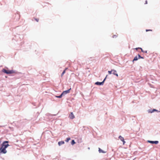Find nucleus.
Instances as JSON below:
<instances>
[{"label": "nucleus", "instance_id": "nucleus-21", "mask_svg": "<svg viewBox=\"0 0 160 160\" xmlns=\"http://www.w3.org/2000/svg\"><path fill=\"white\" fill-rule=\"evenodd\" d=\"M9 128L11 130L13 131V128L11 127H9Z\"/></svg>", "mask_w": 160, "mask_h": 160}, {"label": "nucleus", "instance_id": "nucleus-6", "mask_svg": "<svg viewBox=\"0 0 160 160\" xmlns=\"http://www.w3.org/2000/svg\"><path fill=\"white\" fill-rule=\"evenodd\" d=\"M95 84V85L99 86L103 85V82H96Z\"/></svg>", "mask_w": 160, "mask_h": 160}, {"label": "nucleus", "instance_id": "nucleus-15", "mask_svg": "<svg viewBox=\"0 0 160 160\" xmlns=\"http://www.w3.org/2000/svg\"><path fill=\"white\" fill-rule=\"evenodd\" d=\"M70 139H71L69 137L68 138L66 139L65 141L66 142H68L70 140Z\"/></svg>", "mask_w": 160, "mask_h": 160}, {"label": "nucleus", "instance_id": "nucleus-1", "mask_svg": "<svg viewBox=\"0 0 160 160\" xmlns=\"http://www.w3.org/2000/svg\"><path fill=\"white\" fill-rule=\"evenodd\" d=\"M9 142L8 141H4L1 145L0 148V152H2V153L5 154L7 153V151L6 148L9 146L8 144Z\"/></svg>", "mask_w": 160, "mask_h": 160}, {"label": "nucleus", "instance_id": "nucleus-19", "mask_svg": "<svg viewBox=\"0 0 160 160\" xmlns=\"http://www.w3.org/2000/svg\"><path fill=\"white\" fill-rule=\"evenodd\" d=\"M112 69L111 70V71H108V73H109V74H112Z\"/></svg>", "mask_w": 160, "mask_h": 160}, {"label": "nucleus", "instance_id": "nucleus-24", "mask_svg": "<svg viewBox=\"0 0 160 160\" xmlns=\"http://www.w3.org/2000/svg\"><path fill=\"white\" fill-rule=\"evenodd\" d=\"M35 19L37 22H38L39 21V19L38 18H35Z\"/></svg>", "mask_w": 160, "mask_h": 160}, {"label": "nucleus", "instance_id": "nucleus-18", "mask_svg": "<svg viewBox=\"0 0 160 160\" xmlns=\"http://www.w3.org/2000/svg\"><path fill=\"white\" fill-rule=\"evenodd\" d=\"M141 52L143 53H147V51H144L142 49Z\"/></svg>", "mask_w": 160, "mask_h": 160}, {"label": "nucleus", "instance_id": "nucleus-5", "mask_svg": "<svg viewBox=\"0 0 160 160\" xmlns=\"http://www.w3.org/2000/svg\"><path fill=\"white\" fill-rule=\"evenodd\" d=\"M71 90V88H70L69 89L64 91H63L62 93V94L63 95V96L65 95L67 93H69L70 92V91Z\"/></svg>", "mask_w": 160, "mask_h": 160}, {"label": "nucleus", "instance_id": "nucleus-2", "mask_svg": "<svg viewBox=\"0 0 160 160\" xmlns=\"http://www.w3.org/2000/svg\"><path fill=\"white\" fill-rule=\"evenodd\" d=\"M2 72H4V73L7 74H11L16 73L15 70H7L5 68H3L2 70Z\"/></svg>", "mask_w": 160, "mask_h": 160}, {"label": "nucleus", "instance_id": "nucleus-28", "mask_svg": "<svg viewBox=\"0 0 160 160\" xmlns=\"http://www.w3.org/2000/svg\"><path fill=\"white\" fill-rule=\"evenodd\" d=\"M145 4H147V0L146 1H145Z\"/></svg>", "mask_w": 160, "mask_h": 160}, {"label": "nucleus", "instance_id": "nucleus-31", "mask_svg": "<svg viewBox=\"0 0 160 160\" xmlns=\"http://www.w3.org/2000/svg\"><path fill=\"white\" fill-rule=\"evenodd\" d=\"M88 149H90V148H89V147L88 148Z\"/></svg>", "mask_w": 160, "mask_h": 160}, {"label": "nucleus", "instance_id": "nucleus-3", "mask_svg": "<svg viewBox=\"0 0 160 160\" xmlns=\"http://www.w3.org/2000/svg\"><path fill=\"white\" fill-rule=\"evenodd\" d=\"M148 113H152L154 112H159L160 111H158V110L155 109H149L148 110Z\"/></svg>", "mask_w": 160, "mask_h": 160}, {"label": "nucleus", "instance_id": "nucleus-10", "mask_svg": "<svg viewBox=\"0 0 160 160\" xmlns=\"http://www.w3.org/2000/svg\"><path fill=\"white\" fill-rule=\"evenodd\" d=\"M64 141H59L58 143V144L59 146H60L64 144Z\"/></svg>", "mask_w": 160, "mask_h": 160}, {"label": "nucleus", "instance_id": "nucleus-26", "mask_svg": "<svg viewBox=\"0 0 160 160\" xmlns=\"http://www.w3.org/2000/svg\"><path fill=\"white\" fill-rule=\"evenodd\" d=\"M68 68H65V69L64 70H65V71L66 72V70H67L68 69Z\"/></svg>", "mask_w": 160, "mask_h": 160}, {"label": "nucleus", "instance_id": "nucleus-20", "mask_svg": "<svg viewBox=\"0 0 160 160\" xmlns=\"http://www.w3.org/2000/svg\"><path fill=\"white\" fill-rule=\"evenodd\" d=\"M141 56L139 54H138V58L139 59V58H141Z\"/></svg>", "mask_w": 160, "mask_h": 160}, {"label": "nucleus", "instance_id": "nucleus-29", "mask_svg": "<svg viewBox=\"0 0 160 160\" xmlns=\"http://www.w3.org/2000/svg\"><path fill=\"white\" fill-rule=\"evenodd\" d=\"M138 48H139V49H140L141 50V51H142V48H139L138 47Z\"/></svg>", "mask_w": 160, "mask_h": 160}, {"label": "nucleus", "instance_id": "nucleus-16", "mask_svg": "<svg viewBox=\"0 0 160 160\" xmlns=\"http://www.w3.org/2000/svg\"><path fill=\"white\" fill-rule=\"evenodd\" d=\"M66 72L65 71V70H63L61 74V77H62V76Z\"/></svg>", "mask_w": 160, "mask_h": 160}, {"label": "nucleus", "instance_id": "nucleus-8", "mask_svg": "<svg viewBox=\"0 0 160 160\" xmlns=\"http://www.w3.org/2000/svg\"><path fill=\"white\" fill-rule=\"evenodd\" d=\"M70 118L71 119H73L74 118V116L72 112H71L69 116Z\"/></svg>", "mask_w": 160, "mask_h": 160}, {"label": "nucleus", "instance_id": "nucleus-27", "mask_svg": "<svg viewBox=\"0 0 160 160\" xmlns=\"http://www.w3.org/2000/svg\"><path fill=\"white\" fill-rule=\"evenodd\" d=\"M135 49L137 50H138V49H139V48H135Z\"/></svg>", "mask_w": 160, "mask_h": 160}, {"label": "nucleus", "instance_id": "nucleus-13", "mask_svg": "<svg viewBox=\"0 0 160 160\" xmlns=\"http://www.w3.org/2000/svg\"><path fill=\"white\" fill-rule=\"evenodd\" d=\"M75 143H76V142H75L74 140H72L71 142V144L72 145H73Z\"/></svg>", "mask_w": 160, "mask_h": 160}, {"label": "nucleus", "instance_id": "nucleus-4", "mask_svg": "<svg viewBox=\"0 0 160 160\" xmlns=\"http://www.w3.org/2000/svg\"><path fill=\"white\" fill-rule=\"evenodd\" d=\"M148 142L150 143L151 144H158L159 142L158 141H150L148 140L147 141Z\"/></svg>", "mask_w": 160, "mask_h": 160}, {"label": "nucleus", "instance_id": "nucleus-30", "mask_svg": "<svg viewBox=\"0 0 160 160\" xmlns=\"http://www.w3.org/2000/svg\"><path fill=\"white\" fill-rule=\"evenodd\" d=\"M140 58L144 59V58L143 57L141 56V58Z\"/></svg>", "mask_w": 160, "mask_h": 160}, {"label": "nucleus", "instance_id": "nucleus-9", "mask_svg": "<svg viewBox=\"0 0 160 160\" xmlns=\"http://www.w3.org/2000/svg\"><path fill=\"white\" fill-rule=\"evenodd\" d=\"M98 152L99 153H105L106 152L104 151L101 149L100 148H98Z\"/></svg>", "mask_w": 160, "mask_h": 160}, {"label": "nucleus", "instance_id": "nucleus-23", "mask_svg": "<svg viewBox=\"0 0 160 160\" xmlns=\"http://www.w3.org/2000/svg\"><path fill=\"white\" fill-rule=\"evenodd\" d=\"M122 141L123 142V144H124L125 143V141L124 139L123 140H122Z\"/></svg>", "mask_w": 160, "mask_h": 160}, {"label": "nucleus", "instance_id": "nucleus-12", "mask_svg": "<svg viewBox=\"0 0 160 160\" xmlns=\"http://www.w3.org/2000/svg\"><path fill=\"white\" fill-rule=\"evenodd\" d=\"M138 56H136L134 58L132 61L133 62H134V61H136L138 60Z\"/></svg>", "mask_w": 160, "mask_h": 160}, {"label": "nucleus", "instance_id": "nucleus-11", "mask_svg": "<svg viewBox=\"0 0 160 160\" xmlns=\"http://www.w3.org/2000/svg\"><path fill=\"white\" fill-rule=\"evenodd\" d=\"M63 95L62 94V93L59 96H56L55 97L57 98H62Z\"/></svg>", "mask_w": 160, "mask_h": 160}, {"label": "nucleus", "instance_id": "nucleus-32", "mask_svg": "<svg viewBox=\"0 0 160 160\" xmlns=\"http://www.w3.org/2000/svg\"><path fill=\"white\" fill-rule=\"evenodd\" d=\"M112 151H113V149H112Z\"/></svg>", "mask_w": 160, "mask_h": 160}, {"label": "nucleus", "instance_id": "nucleus-14", "mask_svg": "<svg viewBox=\"0 0 160 160\" xmlns=\"http://www.w3.org/2000/svg\"><path fill=\"white\" fill-rule=\"evenodd\" d=\"M118 138L121 141L123 140L124 139V138L122 137L121 136H119Z\"/></svg>", "mask_w": 160, "mask_h": 160}, {"label": "nucleus", "instance_id": "nucleus-22", "mask_svg": "<svg viewBox=\"0 0 160 160\" xmlns=\"http://www.w3.org/2000/svg\"><path fill=\"white\" fill-rule=\"evenodd\" d=\"M146 32L149 31H152V30L151 29H146Z\"/></svg>", "mask_w": 160, "mask_h": 160}, {"label": "nucleus", "instance_id": "nucleus-25", "mask_svg": "<svg viewBox=\"0 0 160 160\" xmlns=\"http://www.w3.org/2000/svg\"><path fill=\"white\" fill-rule=\"evenodd\" d=\"M117 37V36L116 35H113V36H112V37L113 38H116V37Z\"/></svg>", "mask_w": 160, "mask_h": 160}, {"label": "nucleus", "instance_id": "nucleus-7", "mask_svg": "<svg viewBox=\"0 0 160 160\" xmlns=\"http://www.w3.org/2000/svg\"><path fill=\"white\" fill-rule=\"evenodd\" d=\"M112 74H113L116 75L117 77L118 76V74L117 73V72L116 70H114V69H112Z\"/></svg>", "mask_w": 160, "mask_h": 160}, {"label": "nucleus", "instance_id": "nucleus-17", "mask_svg": "<svg viewBox=\"0 0 160 160\" xmlns=\"http://www.w3.org/2000/svg\"><path fill=\"white\" fill-rule=\"evenodd\" d=\"M108 75H107L106 77L104 78V79H103V81L102 82H103V84H104V83L105 82V81L106 80V79L107 77V76Z\"/></svg>", "mask_w": 160, "mask_h": 160}]
</instances>
